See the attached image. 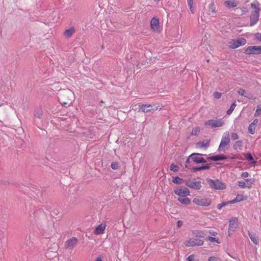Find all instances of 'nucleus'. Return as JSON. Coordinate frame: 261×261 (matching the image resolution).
<instances>
[{
	"label": "nucleus",
	"mask_w": 261,
	"mask_h": 261,
	"mask_svg": "<svg viewBox=\"0 0 261 261\" xmlns=\"http://www.w3.org/2000/svg\"><path fill=\"white\" fill-rule=\"evenodd\" d=\"M74 93L70 90L62 91L59 96V101L63 106H69L74 99Z\"/></svg>",
	"instance_id": "1"
},
{
	"label": "nucleus",
	"mask_w": 261,
	"mask_h": 261,
	"mask_svg": "<svg viewBox=\"0 0 261 261\" xmlns=\"http://www.w3.org/2000/svg\"><path fill=\"white\" fill-rule=\"evenodd\" d=\"M259 5L258 3L251 4V7H252L253 10L252 12V14L250 16V25H253L254 24H255L259 19Z\"/></svg>",
	"instance_id": "2"
},
{
	"label": "nucleus",
	"mask_w": 261,
	"mask_h": 261,
	"mask_svg": "<svg viewBox=\"0 0 261 261\" xmlns=\"http://www.w3.org/2000/svg\"><path fill=\"white\" fill-rule=\"evenodd\" d=\"M193 202L200 206H208L211 204L212 200L210 198L198 196L193 198Z\"/></svg>",
	"instance_id": "3"
},
{
	"label": "nucleus",
	"mask_w": 261,
	"mask_h": 261,
	"mask_svg": "<svg viewBox=\"0 0 261 261\" xmlns=\"http://www.w3.org/2000/svg\"><path fill=\"white\" fill-rule=\"evenodd\" d=\"M247 41L243 38H240L238 39H232L228 42V46L231 49H236L240 46L246 44Z\"/></svg>",
	"instance_id": "4"
},
{
	"label": "nucleus",
	"mask_w": 261,
	"mask_h": 261,
	"mask_svg": "<svg viewBox=\"0 0 261 261\" xmlns=\"http://www.w3.org/2000/svg\"><path fill=\"white\" fill-rule=\"evenodd\" d=\"M207 181L211 188L216 190H223L226 188L225 184L218 179H208Z\"/></svg>",
	"instance_id": "5"
},
{
	"label": "nucleus",
	"mask_w": 261,
	"mask_h": 261,
	"mask_svg": "<svg viewBox=\"0 0 261 261\" xmlns=\"http://www.w3.org/2000/svg\"><path fill=\"white\" fill-rule=\"evenodd\" d=\"M185 184L187 186L195 190H199L202 187L201 181L196 179L188 180L186 181Z\"/></svg>",
	"instance_id": "6"
},
{
	"label": "nucleus",
	"mask_w": 261,
	"mask_h": 261,
	"mask_svg": "<svg viewBox=\"0 0 261 261\" xmlns=\"http://www.w3.org/2000/svg\"><path fill=\"white\" fill-rule=\"evenodd\" d=\"M244 53L246 55L261 54V46H250L247 47Z\"/></svg>",
	"instance_id": "7"
},
{
	"label": "nucleus",
	"mask_w": 261,
	"mask_h": 261,
	"mask_svg": "<svg viewBox=\"0 0 261 261\" xmlns=\"http://www.w3.org/2000/svg\"><path fill=\"white\" fill-rule=\"evenodd\" d=\"M230 142L229 134L228 132L224 133L219 145V149L224 150V148L228 145Z\"/></svg>",
	"instance_id": "8"
},
{
	"label": "nucleus",
	"mask_w": 261,
	"mask_h": 261,
	"mask_svg": "<svg viewBox=\"0 0 261 261\" xmlns=\"http://www.w3.org/2000/svg\"><path fill=\"white\" fill-rule=\"evenodd\" d=\"M224 121L222 119H211L205 122V125L210 126L211 127H218L223 126Z\"/></svg>",
	"instance_id": "9"
},
{
	"label": "nucleus",
	"mask_w": 261,
	"mask_h": 261,
	"mask_svg": "<svg viewBox=\"0 0 261 261\" xmlns=\"http://www.w3.org/2000/svg\"><path fill=\"white\" fill-rule=\"evenodd\" d=\"M150 28L153 32H160L161 27L160 25L159 19L154 17L150 20Z\"/></svg>",
	"instance_id": "10"
},
{
	"label": "nucleus",
	"mask_w": 261,
	"mask_h": 261,
	"mask_svg": "<svg viewBox=\"0 0 261 261\" xmlns=\"http://www.w3.org/2000/svg\"><path fill=\"white\" fill-rule=\"evenodd\" d=\"M204 243V241L198 239H189L187 240L185 244L187 247H192L196 246H202Z\"/></svg>",
	"instance_id": "11"
},
{
	"label": "nucleus",
	"mask_w": 261,
	"mask_h": 261,
	"mask_svg": "<svg viewBox=\"0 0 261 261\" xmlns=\"http://www.w3.org/2000/svg\"><path fill=\"white\" fill-rule=\"evenodd\" d=\"M77 239L75 237H72L67 240L65 243V247L67 249H72L76 245Z\"/></svg>",
	"instance_id": "12"
},
{
	"label": "nucleus",
	"mask_w": 261,
	"mask_h": 261,
	"mask_svg": "<svg viewBox=\"0 0 261 261\" xmlns=\"http://www.w3.org/2000/svg\"><path fill=\"white\" fill-rule=\"evenodd\" d=\"M174 193L177 195L179 197H184L185 196L190 195V191L187 188H177L174 190Z\"/></svg>",
	"instance_id": "13"
},
{
	"label": "nucleus",
	"mask_w": 261,
	"mask_h": 261,
	"mask_svg": "<svg viewBox=\"0 0 261 261\" xmlns=\"http://www.w3.org/2000/svg\"><path fill=\"white\" fill-rule=\"evenodd\" d=\"M238 226V219L237 218H232L229 220V226L228 230L229 236H230V232L234 231Z\"/></svg>",
	"instance_id": "14"
},
{
	"label": "nucleus",
	"mask_w": 261,
	"mask_h": 261,
	"mask_svg": "<svg viewBox=\"0 0 261 261\" xmlns=\"http://www.w3.org/2000/svg\"><path fill=\"white\" fill-rule=\"evenodd\" d=\"M106 223H101L98 225L94 229L93 233L94 234L98 235L99 234L103 233L106 229Z\"/></svg>",
	"instance_id": "15"
},
{
	"label": "nucleus",
	"mask_w": 261,
	"mask_h": 261,
	"mask_svg": "<svg viewBox=\"0 0 261 261\" xmlns=\"http://www.w3.org/2000/svg\"><path fill=\"white\" fill-rule=\"evenodd\" d=\"M140 109H141L142 112L144 113L150 112L152 110L155 111L158 109L157 107H155L152 108V106L151 105H142L140 106Z\"/></svg>",
	"instance_id": "16"
},
{
	"label": "nucleus",
	"mask_w": 261,
	"mask_h": 261,
	"mask_svg": "<svg viewBox=\"0 0 261 261\" xmlns=\"http://www.w3.org/2000/svg\"><path fill=\"white\" fill-rule=\"evenodd\" d=\"M198 153H192L190 157L191 158L192 160L196 163H204L206 162L205 160L202 158V157H198L195 156V155H198Z\"/></svg>",
	"instance_id": "17"
},
{
	"label": "nucleus",
	"mask_w": 261,
	"mask_h": 261,
	"mask_svg": "<svg viewBox=\"0 0 261 261\" xmlns=\"http://www.w3.org/2000/svg\"><path fill=\"white\" fill-rule=\"evenodd\" d=\"M224 4L228 8H234L238 5V3L235 0H227L224 2Z\"/></svg>",
	"instance_id": "18"
},
{
	"label": "nucleus",
	"mask_w": 261,
	"mask_h": 261,
	"mask_svg": "<svg viewBox=\"0 0 261 261\" xmlns=\"http://www.w3.org/2000/svg\"><path fill=\"white\" fill-rule=\"evenodd\" d=\"M187 196H185L184 197H178V201L182 204L189 205L191 201Z\"/></svg>",
	"instance_id": "19"
},
{
	"label": "nucleus",
	"mask_w": 261,
	"mask_h": 261,
	"mask_svg": "<svg viewBox=\"0 0 261 261\" xmlns=\"http://www.w3.org/2000/svg\"><path fill=\"white\" fill-rule=\"evenodd\" d=\"M243 142L242 141H237L233 145V148L237 151L239 152L242 150L243 146Z\"/></svg>",
	"instance_id": "20"
},
{
	"label": "nucleus",
	"mask_w": 261,
	"mask_h": 261,
	"mask_svg": "<svg viewBox=\"0 0 261 261\" xmlns=\"http://www.w3.org/2000/svg\"><path fill=\"white\" fill-rule=\"evenodd\" d=\"M75 32L74 29L71 28L68 30H65L64 33V35L66 38H70Z\"/></svg>",
	"instance_id": "21"
},
{
	"label": "nucleus",
	"mask_w": 261,
	"mask_h": 261,
	"mask_svg": "<svg viewBox=\"0 0 261 261\" xmlns=\"http://www.w3.org/2000/svg\"><path fill=\"white\" fill-rule=\"evenodd\" d=\"M210 159L211 160L214 161H218L225 160L226 159V157L224 155L222 154V155H214V156L210 157Z\"/></svg>",
	"instance_id": "22"
},
{
	"label": "nucleus",
	"mask_w": 261,
	"mask_h": 261,
	"mask_svg": "<svg viewBox=\"0 0 261 261\" xmlns=\"http://www.w3.org/2000/svg\"><path fill=\"white\" fill-rule=\"evenodd\" d=\"M237 93L240 95L242 96H245V97L248 98L249 99H254L255 98H253L252 97V96H247V95H245V91L244 89H242V88H240L239 89H238V90L237 91Z\"/></svg>",
	"instance_id": "23"
},
{
	"label": "nucleus",
	"mask_w": 261,
	"mask_h": 261,
	"mask_svg": "<svg viewBox=\"0 0 261 261\" xmlns=\"http://www.w3.org/2000/svg\"><path fill=\"white\" fill-rule=\"evenodd\" d=\"M172 182L175 184L180 185L183 184L184 181L182 178L178 176H175L172 178Z\"/></svg>",
	"instance_id": "24"
},
{
	"label": "nucleus",
	"mask_w": 261,
	"mask_h": 261,
	"mask_svg": "<svg viewBox=\"0 0 261 261\" xmlns=\"http://www.w3.org/2000/svg\"><path fill=\"white\" fill-rule=\"evenodd\" d=\"M249 237L251 240L255 244H257L258 241V238L255 234H253L251 233H249Z\"/></svg>",
	"instance_id": "25"
},
{
	"label": "nucleus",
	"mask_w": 261,
	"mask_h": 261,
	"mask_svg": "<svg viewBox=\"0 0 261 261\" xmlns=\"http://www.w3.org/2000/svg\"><path fill=\"white\" fill-rule=\"evenodd\" d=\"M197 147L199 148H206L209 146V142L206 141V142H199L196 144Z\"/></svg>",
	"instance_id": "26"
},
{
	"label": "nucleus",
	"mask_w": 261,
	"mask_h": 261,
	"mask_svg": "<svg viewBox=\"0 0 261 261\" xmlns=\"http://www.w3.org/2000/svg\"><path fill=\"white\" fill-rule=\"evenodd\" d=\"M209 168L208 165L203 166L199 167L192 168L191 171L193 172H196L197 171H201L204 169H208Z\"/></svg>",
	"instance_id": "27"
},
{
	"label": "nucleus",
	"mask_w": 261,
	"mask_h": 261,
	"mask_svg": "<svg viewBox=\"0 0 261 261\" xmlns=\"http://www.w3.org/2000/svg\"><path fill=\"white\" fill-rule=\"evenodd\" d=\"M244 156L247 160L249 161H252V164H255L256 163L255 161H253V158L250 153L245 154Z\"/></svg>",
	"instance_id": "28"
},
{
	"label": "nucleus",
	"mask_w": 261,
	"mask_h": 261,
	"mask_svg": "<svg viewBox=\"0 0 261 261\" xmlns=\"http://www.w3.org/2000/svg\"><path fill=\"white\" fill-rule=\"evenodd\" d=\"M179 169V167L177 165L174 164V163H172L170 166V170L174 172H178Z\"/></svg>",
	"instance_id": "29"
},
{
	"label": "nucleus",
	"mask_w": 261,
	"mask_h": 261,
	"mask_svg": "<svg viewBox=\"0 0 261 261\" xmlns=\"http://www.w3.org/2000/svg\"><path fill=\"white\" fill-rule=\"evenodd\" d=\"M255 129H256V126H255L254 125H253L251 124H250L248 126V132L251 134L253 135L255 133Z\"/></svg>",
	"instance_id": "30"
},
{
	"label": "nucleus",
	"mask_w": 261,
	"mask_h": 261,
	"mask_svg": "<svg viewBox=\"0 0 261 261\" xmlns=\"http://www.w3.org/2000/svg\"><path fill=\"white\" fill-rule=\"evenodd\" d=\"M236 104L235 102H233V103L231 105L230 108L228 110H227V115H230L232 112H233V111L234 110V108H236Z\"/></svg>",
	"instance_id": "31"
},
{
	"label": "nucleus",
	"mask_w": 261,
	"mask_h": 261,
	"mask_svg": "<svg viewBox=\"0 0 261 261\" xmlns=\"http://www.w3.org/2000/svg\"><path fill=\"white\" fill-rule=\"evenodd\" d=\"M206 240L211 242H216L218 244L220 243L219 241V239L218 238H214V237H208L206 238Z\"/></svg>",
	"instance_id": "32"
},
{
	"label": "nucleus",
	"mask_w": 261,
	"mask_h": 261,
	"mask_svg": "<svg viewBox=\"0 0 261 261\" xmlns=\"http://www.w3.org/2000/svg\"><path fill=\"white\" fill-rule=\"evenodd\" d=\"M261 114V105H258L257 107L256 110L254 113L255 116H258Z\"/></svg>",
	"instance_id": "33"
},
{
	"label": "nucleus",
	"mask_w": 261,
	"mask_h": 261,
	"mask_svg": "<svg viewBox=\"0 0 261 261\" xmlns=\"http://www.w3.org/2000/svg\"><path fill=\"white\" fill-rule=\"evenodd\" d=\"M199 128L198 127H195L192 129L191 134L193 135H196L199 134Z\"/></svg>",
	"instance_id": "34"
},
{
	"label": "nucleus",
	"mask_w": 261,
	"mask_h": 261,
	"mask_svg": "<svg viewBox=\"0 0 261 261\" xmlns=\"http://www.w3.org/2000/svg\"><path fill=\"white\" fill-rule=\"evenodd\" d=\"M228 204V202H223V203H220V204H218L217 205V208L219 209V210H221L222 208V207L227 205Z\"/></svg>",
	"instance_id": "35"
},
{
	"label": "nucleus",
	"mask_w": 261,
	"mask_h": 261,
	"mask_svg": "<svg viewBox=\"0 0 261 261\" xmlns=\"http://www.w3.org/2000/svg\"><path fill=\"white\" fill-rule=\"evenodd\" d=\"M238 185L241 188H245V182H244L243 181H238Z\"/></svg>",
	"instance_id": "36"
},
{
	"label": "nucleus",
	"mask_w": 261,
	"mask_h": 261,
	"mask_svg": "<svg viewBox=\"0 0 261 261\" xmlns=\"http://www.w3.org/2000/svg\"><path fill=\"white\" fill-rule=\"evenodd\" d=\"M221 96V94L219 92L214 93V97L216 99H219Z\"/></svg>",
	"instance_id": "37"
},
{
	"label": "nucleus",
	"mask_w": 261,
	"mask_h": 261,
	"mask_svg": "<svg viewBox=\"0 0 261 261\" xmlns=\"http://www.w3.org/2000/svg\"><path fill=\"white\" fill-rule=\"evenodd\" d=\"M231 137L233 140H237L239 138L238 134L234 133L231 134Z\"/></svg>",
	"instance_id": "38"
},
{
	"label": "nucleus",
	"mask_w": 261,
	"mask_h": 261,
	"mask_svg": "<svg viewBox=\"0 0 261 261\" xmlns=\"http://www.w3.org/2000/svg\"><path fill=\"white\" fill-rule=\"evenodd\" d=\"M208 233L210 234H211L212 236H215L217 235L218 232L214 230L210 229L208 230Z\"/></svg>",
	"instance_id": "39"
},
{
	"label": "nucleus",
	"mask_w": 261,
	"mask_h": 261,
	"mask_svg": "<svg viewBox=\"0 0 261 261\" xmlns=\"http://www.w3.org/2000/svg\"><path fill=\"white\" fill-rule=\"evenodd\" d=\"M235 199H236V200H237L238 202L241 201L242 200H243V196L242 195H238L236 196V197L235 198Z\"/></svg>",
	"instance_id": "40"
},
{
	"label": "nucleus",
	"mask_w": 261,
	"mask_h": 261,
	"mask_svg": "<svg viewBox=\"0 0 261 261\" xmlns=\"http://www.w3.org/2000/svg\"><path fill=\"white\" fill-rule=\"evenodd\" d=\"M194 255L191 254L187 258L186 260L187 261H194Z\"/></svg>",
	"instance_id": "41"
},
{
	"label": "nucleus",
	"mask_w": 261,
	"mask_h": 261,
	"mask_svg": "<svg viewBox=\"0 0 261 261\" xmlns=\"http://www.w3.org/2000/svg\"><path fill=\"white\" fill-rule=\"evenodd\" d=\"M208 261H218L219 259L217 257L211 256L208 258Z\"/></svg>",
	"instance_id": "42"
},
{
	"label": "nucleus",
	"mask_w": 261,
	"mask_h": 261,
	"mask_svg": "<svg viewBox=\"0 0 261 261\" xmlns=\"http://www.w3.org/2000/svg\"><path fill=\"white\" fill-rule=\"evenodd\" d=\"M195 236L196 237H203V234L202 232H197L196 233H195Z\"/></svg>",
	"instance_id": "43"
},
{
	"label": "nucleus",
	"mask_w": 261,
	"mask_h": 261,
	"mask_svg": "<svg viewBox=\"0 0 261 261\" xmlns=\"http://www.w3.org/2000/svg\"><path fill=\"white\" fill-rule=\"evenodd\" d=\"M249 176V173L247 172H243L241 174V177L243 178H246Z\"/></svg>",
	"instance_id": "44"
},
{
	"label": "nucleus",
	"mask_w": 261,
	"mask_h": 261,
	"mask_svg": "<svg viewBox=\"0 0 261 261\" xmlns=\"http://www.w3.org/2000/svg\"><path fill=\"white\" fill-rule=\"evenodd\" d=\"M111 168L113 169H114V170H116L118 168V165L117 164H116V163H113L111 164Z\"/></svg>",
	"instance_id": "45"
},
{
	"label": "nucleus",
	"mask_w": 261,
	"mask_h": 261,
	"mask_svg": "<svg viewBox=\"0 0 261 261\" xmlns=\"http://www.w3.org/2000/svg\"><path fill=\"white\" fill-rule=\"evenodd\" d=\"M258 121V119H255L251 124L254 125L255 126H256Z\"/></svg>",
	"instance_id": "46"
},
{
	"label": "nucleus",
	"mask_w": 261,
	"mask_h": 261,
	"mask_svg": "<svg viewBox=\"0 0 261 261\" xmlns=\"http://www.w3.org/2000/svg\"><path fill=\"white\" fill-rule=\"evenodd\" d=\"M187 3L188 6H191V5L194 4V0H187Z\"/></svg>",
	"instance_id": "47"
},
{
	"label": "nucleus",
	"mask_w": 261,
	"mask_h": 261,
	"mask_svg": "<svg viewBox=\"0 0 261 261\" xmlns=\"http://www.w3.org/2000/svg\"><path fill=\"white\" fill-rule=\"evenodd\" d=\"M255 37L258 40H261V34L260 33H256L255 34Z\"/></svg>",
	"instance_id": "48"
},
{
	"label": "nucleus",
	"mask_w": 261,
	"mask_h": 261,
	"mask_svg": "<svg viewBox=\"0 0 261 261\" xmlns=\"http://www.w3.org/2000/svg\"><path fill=\"white\" fill-rule=\"evenodd\" d=\"M182 222L181 221H178L177 222V227H180L182 225Z\"/></svg>",
	"instance_id": "49"
},
{
	"label": "nucleus",
	"mask_w": 261,
	"mask_h": 261,
	"mask_svg": "<svg viewBox=\"0 0 261 261\" xmlns=\"http://www.w3.org/2000/svg\"><path fill=\"white\" fill-rule=\"evenodd\" d=\"M94 261H102V258L101 256H98Z\"/></svg>",
	"instance_id": "50"
},
{
	"label": "nucleus",
	"mask_w": 261,
	"mask_h": 261,
	"mask_svg": "<svg viewBox=\"0 0 261 261\" xmlns=\"http://www.w3.org/2000/svg\"><path fill=\"white\" fill-rule=\"evenodd\" d=\"M193 5H191V6H188L192 13H194V10H193Z\"/></svg>",
	"instance_id": "51"
},
{
	"label": "nucleus",
	"mask_w": 261,
	"mask_h": 261,
	"mask_svg": "<svg viewBox=\"0 0 261 261\" xmlns=\"http://www.w3.org/2000/svg\"><path fill=\"white\" fill-rule=\"evenodd\" d=\"M228 202V203H234L238 202V201L237 200H236V199L234 198L233 200L229 201Z\"/></svg>",
	"instance_id": "52"
},
{
	"label": "nucleus",
	"mask_w": 261,
	"mask_h": 261,
	"mask_svg": "<svg viewBox=\"0 0 261 261\" xmlns=\"http://www.w3.org/2000/svg\"><path fill=\"white\" fill-rule=\"evenodd\" d=\"M214 3L213 2H212L209 5V7L210 8L213 7L214 6Z\"/></svg>",
	"instance_id": "53"
},
{
	"label": "nucleus",
	"mask_w": 261,
	"mask_h": 261,
	"mask_svg": "<svg viewBox=\"0 0 261 261\" xmlns=\"http://www.w3.org/2000/svg\"><path fill=\"white\" fill-rule=\"evenodd\" d=\"M211 12L213 13V14H215L216 13V11L215 9H212V11H211Z\"/></svg>",
	"instance_id": "54"
},
{
	"label": "nucleus",
	"mask_w": 261,
	"mask_h": 261,
	"mask_svg": "<svg viewBox=\"0 0 261 261\" xmlns=\"http://www.w3.org/2000/svg\"><path fill=\"white\" fill-rule=\"evenodd\" d=\"M189 162V159H188L186 161V163H188Z\"/></svg>",
	"instance_id": "55"
},
{
	"label": "nucleus",
	"mask_w": 261,
	"mask_h": 261,
	"mask_svg": "<svg viewBox=\"0 0 261 261\" xmlns=\"http://www.w3.org/2000/svg\"><path fill=\"white\" fill-rule=\"evenodd\" d=\"M246 181H249V179H246Z\"/></svg>",
	"instance_id": "56"
}]
</instances>
